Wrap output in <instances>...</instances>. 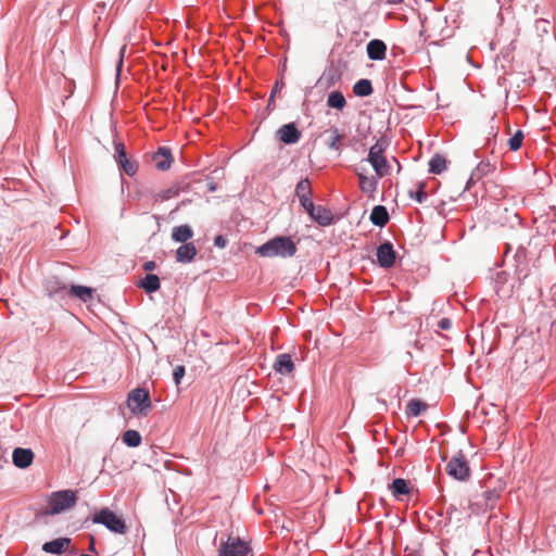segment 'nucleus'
I'll use <instances>...</instances> for the list:
<instances>
[{
  "instance_id": "obj_27",
  "label": "nucleus",
  "mask_w": 556,
  "mask_h": 556,
  "mask_svg": "<svg viewBox=\"0 0 556 556\" xmlns=\"http://www.w3.org/2000/svg\"><path fill=\"white\" fill-rule=\"evenodd\" d=\"M346 105V100L341 91H331L327 97V106L342 111Z\"/></svg>"
},
{
  "instance_id": "obj_24",
  "label": "nucleus",
  "mask_w": 556,
  "mask_h": 556,
  "mask_svg": "<svg viewBox=\"0 0 556 556\" xmlns=\"http://www.w3.org/2000/svg\"><path fill=\"white\" fill-rule=\"evenodd\" d=\"M139 288L143 289L147 293H154L161 288L160 278L154 274H147L139 282Z\"/></svg>"
},
{
  "instance_id": "obj_47",
  "label": "nucleus",
  "mask_w": 556,
  "mask_h": 556,
  "mask_svg": "<svg viewBox=\"0 0 556 556\" xmlns=\"http://www.w3.org/2000/svg\"><path fill=\"white\" fill-rule=\"evenodd\" d=\"M274 96H275V90H273V92L270 94V101L273 100Z\"/></svg>"
},
{
  "instance_id": "obj_36",
  "label": "nucleus",
  "mask_w": 556,
  "mask_h": 556,
  "mask_svg": "<svg viewBox=\"0 0 556 556\" xmlns=\"http://www.w3.org/2000/svg\"><path fill=\"white\" fill-rule=\"evenodd\" d=\"M523 138H525L523 132L521 130H517L514 134V136L510 137L508 140L509 149L511 151H517L518 149H520Z\"/></svg>"
},
{
  "instance_id": "obj_7",
  "label": "nucleus",
  "mask_w": 556,
  "mask_h": 556,
  "mask_svg": "<svg viewBox=\"0 0 556 556\" xmlns=\"http://www.w3.org/2000/svg\"><path fill=\"white\" fill-rule=\"evenodd\" d=\"M250 553L251 547L245 541L229 536L220 544L217 556H248Z\"/></svg>"
},
{
  "instance_id": "obj_22",
  "label": "nucleus",
  "mask_w": 556,
  "mask_h": 556,
  "mask_svg": "<svg viewBox=\"0 0 556 556\" xmlns=\"http://www.w3.org/2000/svg\"><path fill=\"white\" fill-rule=\"evenodd\" d=\"M369 219L375 226H378V227L386 226L390 219L387 207L383 205L374 206V208L371 210Z\"/></svg>"
},
{
  "instance_id": "obj_16",
  "label": "nucleus",
  "mask_w": 556,
  "mask_h": 556,
  "mask_svg": "<svg viewBox=\"0 0 556 556\" xmlns=\"http://www.w3.org/2000/svg\"><path fill=\"white\" fill-rule=\"evenodd\" d=\"M198 254L193 242H185L176 250V261L178 263H191Z\"/></svg>"
},
{
  "instance_id": "obj_13",
  "label": "nucleus",
  "mask_w": 556,
  "mask_h": 556,
  "mask_svg": "<svg viewBox=\"0 0 556 556\" xmlns=\"http://www.w3.org/2000/svg\"><path fill=\"white\" fill-rule=\"evenodd\" d=\"M277 136L285 144H294L300 140L301 132L293 123H289L277 130Z\"/></svg>"
},
{
  "instance_id": "obj_12",
  "label": "nucleus",
  "mask_w": 556,
  "mask_h": 556,
  "mask_svg": "<svg viewBox=\"0 0 556 556\" xmlns=\"http://www.w3.org/2000/svg\"><path fill=\"white\" fill-rule=\"evenodd\" d=\"M34 452L30 448L15 447L12 453L13 465L17 468H28L34 462Z\"/></svg>"
},
{
  "instance_id": "obj_5",
  "label": "nucleus",
  "mask_w": 556,
  "mask_h": 556,
  "mask_svg": "<svg viewBox=\"0 0 556 556\" xmlns=\"http://www.w3.org/2000/svg\"><path fill=\"white\" fill-rule=\"evenodd\" d=\"M92 522L103 525L108 530L118 534H124L127 529L125 521L106 507L92 516Z\"/></svg>"
},
{
  "instance_id": "obj_42",
  "label": "nucleus",
  "mask_w": 556,
  "mask_h": 556,
  "mask_svg": "<svg viewBox=\"0 0 556 556\" xmlns=\"http://www.w3.org/2000/svg\"><path fill=\"white\" fill-rule=\"evenodd\" d=\"M480 179H473V173L470 174L465 190H470L471 187L477 184Z\"/></svg>"
},
{
  "instance_id": "obj_32",
  "label": "nucleus",
  "mask_w": 556,
  "mask_h": 556,
  "mask_svg": "<svg viewBox=\"0 0 556 556\" xmlns=\"http://www.w3.org/2000/svg\"><path fill=\"white\" fill-rule=\"evenodd\" d=\"M390 489L392 491V494L396 497H400L402 495H406L409 493V488L407 484V481L402 478H396L392 481Z\"/></svg>"
},
{
  "instance_id": "obj_4",
  "label": "nucleus",
  "mask_w": 556,
  "mask_h": 556,
  "mask_svg": "<svg viewBox=\"0 0 556 556\" xmlns=\"http://www.w3.org/2000/svg\"><path fill=\"white\" fill-rule=\"evenodd\" d=\"M127 406L135 415H147L152 408L150 393L144 388H137L129 392Z\"/></svg>"
},
{
  "instance_id": "obj_23",
  "label": "nucleus",
  "mask_w": 556,
  "mask_h": 556,
  "mask_svg": "<svg viewBox=\"0 0 556 556\" xmlns=\"http://www.w3.org/2000/svg\"><path fill=\"white\" fill-rule=\"evenodd\" d=\"M193 237V230L189 225L176 226L172 230V240L179 243L188 242Z\"/></svg>"
},
{
  "instance_id": "obj_11",
  "label": "nucleus",
  "mask_w": 556,
  "mask_h": 556,
  "mask_svg": "<svg viewBox=\"0 0 556 556\" xmlns=\"http://www.w3.org/2000/svg\"><path fill=\"white\" fill-rule=\"evenodd\" d=\"M396 252L390 241L382 242L377 248V261L380 267L391 268L395 264Z\"/></svg>"
},
{
  "instance_id": "obj_46",
  "label": "nucleus",
  "mask_w": 556,
  "mask_h": 556,
  "mask_svg": "<svg viewBox=\"0 0 556 556\" xmlns=\"http://www.w3.org/2000/svg\"><path fill=\"white\" fill-rule=\"evenodd\" d=\"M186 202L185 201H181V203L175 208V211H178L182 205H185Z\"/></svg>"
},
{
  "instance_id": "obj_15",
  "label": "nucleus",
  "mask_w": 556,
  "mask_h": 556,
  "mask_svg": "<svg viewBox=\"0 0 556 556\" xmlns=\"http://www.w3.org/2000/svg\"><path fill=\"white\" fill-rule=\"evenodd\" d=\"M500 498V491L496 489L484 491L481 496L477 497V501L472 505L478 506L484 510H492L495 508L497 500Z\"/></svg>"
},
{
  "instance_id": "obj_26",
  "label": "nucleus",
  "mask_w": 556,
  "mask_h": 556,
  "mask_svg": "<svg viewBox=\"0 0 556 556\" xmlns=\"http://www.w3.org/2000/svg\"><path fill=\"white\" fill-rule=\"evenodd\" d=\"M356 174L359 180V188L365 193H372L376 191L378 186V176L377 177H367L364 173H361L356 169Z\"/></svg>"
},
{
  "instance_id": "obj_28",
  "label": "nucleus",
  "mask_w": 556,
  "mask_h": 556,
  "mask_svg": "<svg viewBox=\"0 0 556 556\" xmlns=\"http://www.w3.org/2000/svg\"><path fill=\"white\" fill-rule=\"evenodd\" d=\"M331 137L327 143V147L330 150L337 151L339 154L342 152V140L344 138V134H342L338 128H331L330 130Z\"/></svg>"
},
{
  "instance_id": "obj_33",
  "label": "nucleus",
  "mask_w": 556,
  "mask_h": 556,
  "mask_svg": "<svg viewBox=\"0 0 556 556\" xmlns=\"http://www.w3.org/2000/svg\"><path fill=\"white\" fill-rule=\"evenodd\" d=\"M122 439L129 447H137L141 444V435L137 430H126L123 433Z\"/></svg>"
},
{
  "instance_id": "obj_34",
  "label": "nucleus",
  "mask_w": 556,
  "mask_h": 556,
  "mask_svg": "<svg viewBox=\"0 0 556 556\" xmlns=\"http://www.w3.org/2000/svg\"><path fill=\"white\" fill-rule=\"evenodd\" d=\"M494 168V165H492L489 161H481L471 172L473 173V179L481 180L484 176L493 172Z\"/></svg>"
},
{
  "instance_id": "obj_1",
  "label": "nucleus",
  "mask_w": 556,
  "mask_h": 556,
  "mask_svg": "<svg viewBox=\"0 0 556 556\" xmlns=\"http://www.w3.org/2000/svg\"><path fill=\"white\" fill-rule=\"evenodd\" d=\"M296 252V244L290 237H275L257 248L256 253L264 257H291Z\"/></svg>"
},
{
  "instance_id": "obj_43",
  "label": "nucleus",
  "mask_w": 556,
  "mask_h": 556,
  "mask_svg": "<svg viewBox=\"0 0 556 556\" xmlns=\"http://www.w3.org/2000/svg\"><path fill=\"white\" fill-rule=\"evenodd\" d=\"M387 1L390 4H397V3L402 2V0H387Z\"/></svg>"
},
{
  "instance_id": "obj_38",
  "label": "nucleus",
  "mask_w": 556,
  "mask_h": 556,
  "mask_svg": "<svg viewBox=\"0 0 556 556\" xmlns=\"http://www.w3.org/2000/svg\"><path fill=\"white\" fill-rule=\"evenodd\" d=\"M185 367L184 366H177L175 369H174V372H173V379L175 381V383L178 386L181 381V379L184 378L185 376Z\"/></svg>"
},
{
  "instance_id": "obj_35",
  "label": "nucleus",
  "mask_w": 556,
  "mask_h": 556,
  "mask_svg": "<svg viewBox=\"0 0 556 556\" xmlns=\"http://www.w3.org/2000/svg\"><path fill=\"white\" fill-rule=\"evenodd\" d=\"M408 197L416 200L418 203H424L428 198V194L425 190V184L419 182L416 190H409Z\"/></svg>"
},
{
  "instance_id": "obj_40",
  "label": "nucleus",
  "mask_w": 556,
  "mask_h": 556,
  "mask_svg": "<svg viewBox=\"0 0 556 556\" xmlns=\"http://www.w3.org/2000/svg\"><path fill=\"white\" fill-rule=\"evenodd\" d=\"M214 244L218 248H225L227 244V240L224 236L219 235L215 237Z\"/></svg>"
},
{
  "instance_id": "obj_8",
  "label": "nucleus",
  "mask_w": 556,
  "mask_h": 556,
  "mask_svg": "<svg viewBox=\"0 0 556 556\" xmlns=\"http://www.w3.org/2000/svg\"><path fill=\"white\" fill-rule=\"evenodd\" d=\"M114 157L119 168L128 176L132 177L138 170L136 161L128 159L126 148L122 142L114 143Z\"/></svg>"
},
{
  "instance_id": "obj_6",
  "label": "nucleus",
  "mask_w": 556,
  "mask_h": 556,
  "mask_svg": "<svg viewBox=\"0 0 556 556\" xmlns=\"http://www.w3.org/2000/svg\"><path fill=\"white\" fill-rule=\"evenodd\" d=\"M446 472L458 481H466L470 477V468L462 451L451 457L446 465Z\"/></svg>"
},
{
  "instance_id": "obj_41",
  "label": "nucleus",
  "mask_w": 556,
  "mask_h": 556,
  "mask_svg": "<svg viewBox=\"0 0 556 556\" xmlns=\"http://www.w3.org/2000/svg\"><path fill=\"white\" fill-rule=\"evenodd\" d=\"M143 270L150 273L156 268V263L154 261H147L142 265Z\"/></svg>"
},
{
  "instance_id": "obj_39",
  "label": "nucleus",
  "mask_w": 556,
  "mask_h": 556,
  "mask_svg": "<svg viewBox=\"0 0 556 556\" xmlns=\"http://www.w3.org/2000/svg\"><path fill=\"white\" fill-rule=\"evenodd\" d=\"M438 327H439L441 330H448V329H451V327H452V321H451V319H448V318H441V319L438 321Z\"/></svg>"
},
{
  "instance_id": "obj_25",
  "label": "nucleus",
  "mask_w": 556,
  "mask_h": 556,
  "mask_svg": "<svg viewBox=\"0 0 556 556\" xmlns=\"http://www.w3.org/2000/svg\"><path fill=\"white\" fill-rule=\"evenodd\" d=\"M185 190L180 185H174L167 189L161 190L153 194V200L155 202H164L169 199L178 197Z\"/></svg>"
},
{
  "instance_id": "obj_21",
  "label": "nucleus",
  "mask_w": 556,
  "mask_h": 556,
  "mask_svg": "<svg viewBox=\"0 0 556 556\" xmlns=\"http://www.w3.org/2000/svg\"><path fill=\"white\" fill-rule=\"evenodd\" d=\"M70 544L71 539L58 538L52 541L46 542L42 545V551L49 554L60 555L70 546Z\"/></svg>"
},
{
  "instance_id": "obj_9",
  "label": "nucleus",
  "mask_w": 556,
  "mask_h": 556,
  "mask_svg": "<svg viewBox=\"0 0 556 556\" xmlns=\"http://www.w3.org/2000/svg\"><path fill=\"white\" fill-rule=\"evenodd\" d=\"M43 286L47 295L55 301H62L68 296L67 285L55 276L48 277Z\"/></svg>"
},
{
  "instance_id": "obj_37",
  "label": "nucleus",
  "mask_w": 556,
  "mask_h": 556,
  "mask_svg": "<svg viewBox=\"0 0 556 556\" xmlns=\"http://www.w3.org/2000/svg\"><path fill=\"white\" fill-rule=\"evenodd\" d=\"M549 27V22L544 18H539L535 21V28L539 33L547 34Z\"/></svg>"
},
{
  "instance_id": "obj_29",
  "label": "nucleus",
  "mask_w": 556,
  "mask_h": 556,
  "mask_svg": "<svg viewBox=\"0 0 556 556\" xmlns=\"http://www.w3.org/2000/svg\"><path fill=\"white\" fill-rule=\"evenodd\" d=\"M372 91L371 81L366 78L357 80L353 86V92L357 97H368L372 93Z\"/></svg>"
},
{
  "instance_id": "obj_2",
  "label": "nucleus",
  "mask_w": 556,
  "mask_h": 556,
  "mask_svg": "<svg viewBox=\"0 0 556 556\" xmlns=\"http://www.w3.org/2000/svg\"><path fill=\"white\" fill-rule=\"evenodd\" d=\"M77 492L73 490H62L53 492L49 497V509L47 514L58 515L76 505Z\"/></svg>"
},
{
  "instance_id": "obj_19",
  "label": "nucleus",
  "mask_w": 556,
  "mask_h": 556,
  "mask_svg": "<svg viewBox=\"0 0 556 556\" xmlns=\"http://www.w3.org/2000/svg\"><path fill=\"white\" fill-rule=\"evenodd\" d=\"M94 289L91 287L72 285L68 287V295L88 303L93 299Z\"/></svg>"
},
{
  "instance_id": "obj_10",
  "label": "nucleus",
  "mask_w": 556,
  "mask_h": 556,
  "mask_svg": "<svg viewBox=\"0 0 556 556\" xmlns=\"http://www.w3.org/2000/svg\"><path fill=\"white\" fill-rule=\"evenodd\" d=\"M312 187L307 178L301 179L295 187V195L300 201L301 206L307 214H313L314 202L311 199Z\"/></svg>"
},
{
  "instance_id": "obj_3",
  "label": "nucleus",
  "mask_w": 556,
  "mask_h": 556,
  "mask_svg": "<svg viewBox=\"0 0 556 556\" xmlns=\"http://www.w3.org/2000/svg\"><path fill=\"white\" fill-rule=\"evenodd\" d=\"M387 148L386 141L381 138L370 147L366 161L370 163L378 178H382L389 173V164L383 155Z\"/></svg>"
},
{
  "instance_id": "obj_18",
  "label": "nucleus",
  "mask_w": 556,
  "mask_h": 556,
  "mask_svg": "<svg viewBox=\"0 0 556 556\" xmlns=\"http://www.w3.org/2000/svg\"><path fill=\"white\" fill-rule=\"evenodd\" d=\"M309 217L318 225L326 227L333 223V215L330 210L321 205H314L313 214Z\"/></svg>"
},
{
  "instance_id": "obj_31",
  "label": "nucleus",
  "mask_w": 556,
  "mask_h": 556,
  "mask_svg": "<svg viewBox=\"0 0 556 556\" xmlns=\"http://www.w3.org/2000/svg\"><path fill=\"white\" fill-rule=\"evenodd\" d=\"M427 404L418 399H413L407 403L406 414L410 417H418L427 409Z\"/></svg>"
},
{
  "instance_id": "obj_17",
  "label": "nucleus",
  "mask_w": 556,
  "mask_h": 556,
  "mask_svg": "<svg viewBox=\"0 0 556 556\" xmlns=\"http://www.w3.org/2000/svg\"><path fill=\"white\" fill-rule=\"evenodd\" d=\"M387 46L380 39H372L367 43V55L372 61H381L386 58Z\"/></svg>"
},
{
  "instance_id": "obj_45",
  "label": "nucleus",
  "mask_w": 556,
  "mask_h": 556,
  "mask_svg": "<svg viewBox=\"0 0 556 556\" xmlns=\"http://www.w3.org/2000/svg\"><path fill=\"white\" fill-rule=\"evenodd\" d=\"M215 189H216V188H215V185H214V184H211V185H210V187H208V190H210V191H215Z\"/></svg>"
},
{
  "instance_id": "obj_14",
  "label": "nucleus",
  "mask_w": 556,
  "mask_h": 556,
  "mask_svg": "<svg viewBox=\"0 0 556 556\" xmlns=\"http://www.w3.org/2000/svg\"><path fill=\"white\" fill-rule=\"evenodd\" d=\"M152 160L159 170L165 172L170 168L174 161L172 151L167 147H161L153 153Z\"/></svg>"
},
{
  "instance_id": "obj_20",
  "label": "nucleus",
  "mask_w": 556,
  "mask_h": 556,
  "mask_svg": "<svg viewBox=\"0 0 556 556\" xmlns=\"http://www.w3.org/2000/svg\"><path fill=\"white\" fill-rule=\"evenodd\" d=\"M274 369L277 374L289 375L294 369V364L290 354H279L274 363Z\"/></svg>"
},
{
  "instance_id": "obj_30",
  "label": "nucleus",
  "mask_w": 556,
  "mask_h": 556,
  "mask_svg": "<svg viewBox=\"0 0 556 556\" xmlns=\"http://www.w3.org/2000/svg\"><path fill=\"white\" fill-rule=\"evenodd\" d=\"M446 169V160L441 154H434L429 161V172L440 175Z\"/></svg>"
},
{
  "instance_id": "obj_44",
  "label": "nucleus",
  "mask_w": 556,
  "mask_h": 556,
  "mask_svg": "<svg viewBox=\"0 0 556 556\" xmlns=\"http://www.w3.org/2000/svg\"><path fill=\"white\" fill-rule=\"evenodd\" d=\"M89 549H90L91 552H94V551H96V549H94V542H93V539L91 540V544H90Z\"/></svg>"
}]
</instances>
